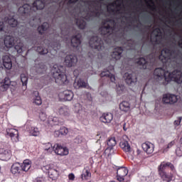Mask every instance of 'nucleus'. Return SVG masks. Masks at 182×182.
Returning a JSON list of instances; mask_svg holds the SVG:
<instances>
[{
	"mask_svg": "<svg viewBox=\"0 0 182 182\" xmlns=\"http://www.w3.org/2000/svg\"><path fill=\"white\" fill-rule=\"evenodd\" d=\"M154 77L158 80H164L163 85H168L169 82H176L178 85L182 83V73L181 70H173L172 73L166 71L162 68H158L154 70Z\"/></svg>",
	"mask_w": 182,
	"mask_h": 182,
	"instance_id": "nucleus-1",
	"label": "nucleus"
},
{
	"mask_svg": "<svg viewBox=\"0 0 182 182\" xmlns=\"http://www.w3.org/2000/svg\"><path fill=\"white\" fill-rule=\"evenodd\" d=\"M0 32H5V33H9V36H6L4 38V45L6 48H14L16 50L17 53H22L23 52V43L21 41L19 37L13 36L14 33L12 29L8 30L5 26L4 21H0Z\"/></svg>",
	"mask_w": 182,
	"mask_h": 182,
	"instance_id": "nucleus-2",
	"label": "nucleus"
},
{
	"mask_svg": "<svg viewBox=\"0 0 182 182\" xmlns=\"http://www.w3.org/2000/svg\"><path fill=\"white\" fill-rule=\"evenodd\" d=\"M45 8V0H36L32 6L28 4H26L23 6L18 8V13L21 16H31L33 14V12L36 11H41Z\"/></svg>",
	"mask_w": 182,
	"mask_h": 182,
	"instance_id": "nucleus-3",
	"label": "nucleus"
},
{
	"mask_svg": "<svg viewBox=\"0 0 182 182\" xmlns=\"http://www.w3.org/2000/svg\"><path fill=\"white\" fill-rule=\"evenodd\" d=\"M170 168L172 173L176 171V167L171 162H161L158 166V172L161 180L165 182L173 181V175L171 172H168V170Z\"/></svg>",
	"mask_w": 182,
	"mask_h": 182,
	"instance_id": "nucleus-4",
	"label": "nucleus"
},
{
	"mask_svg": "<svg viewBox=\"0 0 182 182\" xmlns=\"http://www.w3.org/2000/svg\"><path fill=\"white\" fill-rule=\"evenodd\" d=\"M32 167V161L29 159H25L22 164L16 162L12 164L11 166V173L16 176V177H19L23 174V171L26 173L31 170Z\"/></svg>",
	"mask_w": 182,
	"mask_h": 182,
	"instance_id": "nucleus-5",
	"label": "nucleus"
},
{
	"mask_svg": "<svg viewBox=\"0 0 182 182\" xmlns=\"http://www.w3.org/2000/svg\"><path fill=\"white\" fill-rule=\"evenodd\" d=\"M51 72L55 83L60 86L68 83V77L65 75V67L55 64L53 65Z\"/></svg>",
	"mask_w": 182,
	"mask_h": 182,
	"instance_id": "nucleus-6",
	"label": "nucleus"
},
{
	"mask_svg": "<svg viewBox=\"0 0 182 182\" xmlns=\"http://www.w3.org/2000/svg\"><path fill=\"white\" fill-rule=\"evenodd\" d=\"M116 28V21L114 19L107 18L102 23V26L100 28V32L102 36H107L109 38L113 31Z\"/></svg>",
	"mask_w": 182,
	"mask_h": 182,
	"instance_id": "nucleus-7",
	"label": "nucleus"
},
{
	"mask_svg": "<svg viewBox=\"0 0 182 182\" xmlns=\"http://www.w3.org/2000/svg\"><path fill=\"white\" fill-rule=\"evenodd\" d=\"M61 33L62 35H64V41H65L66 43H68V42H70L71 46L73 49L79 50L82 43V34L77 33L70 39L68 38V36L69 35V32L68 31H66L65 33V31L61 28Z\"/></svg>",
	"mask_w": 182,
	"mask_h": 182,
	"instance_id": "nucleus-8",
	"label": "nucleus"
},
{
	"mask_svg": "<svg viewBox=\"0 0 182 182\" xmlns=\"http://www.w3.org/2000/svg\"><path fill=\"white\" fill-rule=\"evenodd\" d=\"M136 92L134 94H130V92H127V97H125V101H122L119 104V109L122 112H127L130 110V107L132 106H136Z\"/></svg>",
	"mask_w": 182,
	"mask_h": 182,
	"instance_id": "nucleus-9",
	"label": "nucleus"
},
{
	"mask_svg": "<svg viewBox=\"0 0 182 182\" xmlns=\"http://www.w3.org/2000/svg\"><path fill=\"white\" fill-rule=\"evenodd\" d=\"M172 58L176 59L177 53L176 52V50H172L170 48H164L159 55V60L164 64L170 63Z\"/></svg>",
	"mask_w": 182,
	"mask_h": 182,
	"instance_id": "nucleus-10",
	"label": "nucleus"
},
{
	"mask_svg": "<svg viewBox=\"0 0 182 182\" xmlns=\"http://www.w3.org/2000/svg\"><path fill=\"white\" fill-rule=\"evenodd\" d=\"M43 171L47 173L51 181H56L59 177V171L53 168V165H46L42 167Z\"/></svg>",
	"mask_w": 182,
	"mask_h": 182,
	"instance_id": "nucleus-11",
	"label": "nucleus"
},
{
	"mask_svg": "<svg viewBox=\"0 0 182 182\" xmlns=\"http://www.w3.org/2000/svg\"><path fill=\"white\" fill-rule=\"evenodd\" d=\"M89 44L92 49H95V50H103L105 49V43L103 41L99 38V36H92L90 39Z\"/></svg>",
	"mask_w": 182,
	"mask_h": 182,
	"instance_id": "nucleus-12",
	"label": "nucleus"
},
{
	"mask_svg": "<svg viewBox=\"0 0 182 182\" xmlns=\"http://www.w3.org/2000/svg\"><path fill=\"white\" fill-rule=\"evenodd\" d=\"M178 101V97L174 94H165L163 96L162 102L165 105H174Z\"/></svg>",
	"mask_w": 182,
	"mask_h": 182,
	"instance_id": "nucleus-13",
	"label": "nucleus"
},
{
	"mask_svg": "<svg viewBox=\"0 0 182 182\" xmlns=\"http://www.w3.org/2000/svg\"><path fill=\"white\" fill-rule=\"evenodd\" d=\"M64 63L68 68H73L77 63V57L73 55H66Z\"/></svg>",
	"mask_w": 182,
	"mask_h": 182,
	"instance_id": "nucleus-14",
	"label": "nucleus"
},
{
	"mask_svg": "<svg viewBox=\"0 0 182 182\" xmlns=\"http://www.w3.org/2000/svg\"><path fill=\"white\" fill-rule=\"evenodd\" d=\"M54 152L55 154H58V156H68L69 154V149L59 144H55Z\"/></svg>",
	"mask_w": 182,
	"mask_h": 182,
	"instance_id": "nucleus-15",
	"label": "nucleus"
},
{
	"mask_svg": "<svg viewBox=\"0 0 182 182\" xmlns=\"http://www.w3.org/2000/svg\"><path fill=\"white\" fill-rule=\"evenodd\" d=\"M112 70H114V66L111 65L108 68V70H104V71H102L100 73V77H109V80H111V82H116V77L114 76V75L111 74L110 71L112 72Z\"/></svg>",
	"mask_w": 182,
	"mask_h": 182,
	"instance_id": "nucleus-16",
	"label": "nucleus"
},
{
	"mask_svg": "<svg viewBox=\"0 0 182 182\" xmlns=\"http://www.w3.org/2000/svg\"><path fill=\"white\" fill-rule=\"evenodd\" d=\"M124 77L127 85H129V86L136 85V83L137 82V77L134 73H125L124 75Z\"/></svg>",
	"mask_w": 182,
	"mask_h": 182,
	"instance_id": "nucleus-17",
	"label": "nucleus"
},
{
	"mask_svg": "<svg viewBox=\"0 0 182 182\" xmlns=\"http://www.w3.org/2000/svg\"><path fill=\"white\" fill-rule=\"evenodd\" d=\"M73 86L75 89H90L89 83L82 78H79L77 80H75Z\"/></svg>",
	"mask_w": 182,
	"mask_h": 182,
	"instance_id": "nucleus-18",
	"label": "nucleus"
},
{
	"mask_svg": "<svg viewBox=\"0 0 182 182\" xmlns=\"http://www.w3.org/2000/svg\"><path fill=\"white\" fill-rule=\"evenodd\" d=\"M26 130L30 134V136H33L34 137H38L41 134L39 128L36 127H32L29 124H26Z\"/></svg>",
	"mask_w": 182,
	"mask_h": 182,
	"instance_id": "nucleus-19",
	"label": "nucleus"
},
{
	"mask_svg": "<svg viewBox=\"0 0 182 182\" xmlns=\"http://www.w3.org/2000/svg\"><path fill=\"white\" fill-rule=\"evenodd\" d=\"M90 6H92L94 10L91 11V14L95 18H99L100 16V13L99 9H100L101 6L99 4V1H92L90 3Z\"/></svg>",
	"mask_w": 182,
	"mask_h": 182,
	"instance_id": "nucleus-20",
	"label": "nucleus"
},
{
	"mask_svg": "<svg viewBox=\"0 0 182 182\" xmlns=\"http://www.w3.org/2000/svg\"><path fill=\"white\" fill-rule=\"evenodd\" d=\"M141 147L144 151H146V154H152V153L154 151V144L151 142L147 141L143 143Z\"/></svg>",
	"mask_w": 182,
	"mask_h": 182,
	"instance_id": "nucleus-21",
	"label": "nucleus"
},
{
	"mask_svg": "<svg viewBox=\"0 0 182 182\" xmlns=\"http://www.w3.org/2000/svg\"><path fill=\"white\" fill-rule=\"evenodd\" d=\"M122 53H123V47H117L111 53V57L114 60H119L122 58Z\"/></svg>",
	"mask_w": 182,
	"mask_h": 182,
	"instance_id": "nucleus-22",
	"label": "nucleus"
},
{
	"mask_svg": "<svg viewBox=\"0 0 182 182\" xmlns=\"http://www.w3.org/2000/svg\"><path fill=\"white\" fill-rule=\"evenodd\" d=\"M46 45L47 48H48V49H50L51 48L55 53L56 50H59V49H60V41L59 40H53L52 41Z\"/></svg>",
	"mask_w": 182,
	"mask_h": 182,
	"instance_id": "nucleus-23",
	"label": "nucleus"
},
{
	"mask_svg": "<svg viewBox=\"0 0 182 182\" xmlns=\"http://www.w3.org/2000/svg\"><path fill=\"white\" fill-rule=\"evenodd\" d=\"M3 66L7 70H11L12 69V60L9 55H4L2 57Z\"/></svg>",
	"mask_w": 182,
	"mask_h": 182,
	"instance_id": "nucleus-24",
	"label": "nucleus"
},
{
	"mask_svg": "<svg viewBox=\"0 0 182 182\" xmlns=\"http://www.w3.org/2000/svg\"><path fill=\"white\" fill-rule=\"evenodd\" d=\"M57 113L58 114H60V116H63V117H69V116L70 115V111L69 110V107L65 105L60 107L58 109Z\"/></svg>",
	"mask_w": 182,
	"mask_h": 182,
	"instance_id": "nucleus-25",
	"label": "nucleus"
},
{
	"mask_svg": "<svg viewBox=\"0 0 182 182\" xmlns=\"http://www.w3.org/2000/svg\"><path fill=\"white\" fill-rule=\"evenodd\" d=\"M11 151L9 149H5V148H0V157L1 159L6 161L11 159Z\"/></svg>",
	"mask_w": 182,
	"mask_h": 182,
	"instance_id": "nucleus-26",
	"label": "nucleus"
},
{
	"mask_svg": "<svg viewBox=\"0 0 182 182\" xmlns=\"http://www.w3.org/2000/svg\"><path fill=\"white\" fill-rule=\"evenodd\" d=\"M50 31V26L48 22H44L41 26L38 27V31L40 35H43V33H49Z\"/></svg>",
	"mask_w": 182,
	"mask_h": 182,
	"instance_id": "nucleus-27",
	"label": "nucleus"
},
{
	"mask_svg": "<svg viewBox=\"0 0 182 182\" xmlns=\"http://www.w3.org/2000/svg\"><path fill=\"white\" fill-rule=\"evenodd\" d=\"M136 64L138 65L139 69H150L149 68V60H146V58L143 57L138 59Z\"/></svg>",
	"mask_w": 182,
	"mask_h": 182,
	"instance_id": "nucleus-28",
	"label": "nucleus"
},
{
	"mask_svg": "<svg viewBox=\"0 0 182 182\" xmlns=\"http://www.w3.org/2000/svg\"><path fill=\"white\" fill-rule=\"evenodd\" d=\"M100 122L102 123H111L112 120H113V114L112 113H104L100 117Z\"/></svg>",
	"mask_w": 182,
	"mask_h": 182,
	"instance_id": "nucleus-29",
	"label": "nucleus"
},
{
	"mask_svg": "<svg viewBox=\"0 0 182 182\" xmlns=\"http://www.w3.org/2000/svg\"><path fill=\"white\" fill-rule=\"evenodd\" d=\"M117 168V175L120 176L121 177H126L127 176L129 171L127 170V168L124 166H115Z\"/></svg>",
	"mask_w": 182,
	"mask_h": 182,
	"instance_id": "nucleus-30",
	"label": "nucleus"
},
{
	"mask_svg": "<svg viewBox=\"0 0 182 182\" xmlns=\"http://www.w3.org/2000/svg\"><path fill=\"white\" fill-rule=\"evenodd\" d=\"M90 177H92V173H90V168H89V166H87L82 170L81 178L82 180H89Z\"/></svg>",
	"mask_w": 182,
	"mask_h": 182,
	"instance_id": "nucleus-31",
	"label": "nucleus"
},
{
	"mask_svg": "<svg viewBox=\"0 0 182 182\" xmlns=\"http://www.w3.org/2000/svg\"><path fill=\"white\" fill-rule=\"evenodd\" d=\"M10 87L11 80H9V78L6 77L4 79V82L0 86V90L1 92H6V90H8V89H9Z\"/></svg>",
	"mask_w": 182,
	"mask_h": 182,
	"instance_id": "nucleus-32",
	"label": "nucleus"
},
{
	"mask_svg": "<svg viewBox=\"0 0 182 182\" xmlns=\"http://www.w3.org/2000/svg\"><path fill=\"white\" fill-rule=\"evenodd\" d=\"M7 23H9V26H7L8 29L16 28V26H18V20L15 19L14 17L8 18Z\"/></svg>",
	"mask_w": 182,
	"mask_h": 182,
	"instance_id": "nucleus-33",
	"label": "nucleus"
},
{
	"mask_svg": "<svg viewBox=\"0 0 182 182\" xmlns=\"http://www.w3.org/2000/svg\"><path fill=\"white\" fill-rule=\"evenodd\" d=\"M76 25L79 29H85L86 28V21H85V18H77L76 19Z\"/></svg>",
	"mask_w": 182,
	"mask_h": 182,
	"instance_id": "nucleus-34",
	"label": "nucleus"
},
{
	"mask_svg": "<svg viewBox=\"0 0 182 182\" xmlns=\"http://www.w3.org/2000/svg\"><path fill=\"white\" fill-rule=\"evenodd\" d=\"M48 123L51 124V126H58L59 125V118H58V117H49Z\"/></svg>",
	"mask_w": 182,
	"mask_h": 182,
	"instance_id": "nucleus-35",
	"label": "nucleus"
},
{
	"mask_svg": "<svg viewBox=\"0 0 182 182\" xmlns=\"http://www.w3.org/2000/svg\"><path fill=\"white\" fill-rule=\"evenodd\" d=\"M33 95H35L33 103H35V105L37 106H41V105H42V98H41V96H39V92H33Z\"/></svg>",
	"mask_w": 182,
	"mask_h": 182,
	"instance_id": "nucleus-36",
	"label": "nucleus"
},
{
	"mask_svg": "<svg viewBox=\"0 0 182 182\" xmlns=\"http://www.w3.org/2000/svg\"><path fill=\"white\" fill-rule=\"evenodd\" d=\"M18 30V36H21V38H26V35H28V28H26L24 26H21L19 28H16Z\"/></svg>",
	"mask_w": 182,
	"mask_h": 182,
	"instance_id": "nucleus-37",
	"label": "nucleus"
},
{
	"mask_svg": "<svg viewBox=\"0 0 182 182\" xmlns=\"http://www.w3.org/2000/svg\"><path fill=\"white\" fill-rule=\"evenodd\" d=\"M119 146L126 153H129L130 150H132V147H130L127 141L121 142Z\"/></svg>",
	"mask_w": 182,
	"mask_h": 182,
	"instance_id": "nucleus-38",
	"label": "nucleus"
},
{
	"mask_svg": "<svg viewBox=\"0 0 182 182\" xmlns=\"http://www.w3.org/2000/svg\"><path fill=\"white\" fill-rule=\"evenodd\" d=\"M34 49H36V52H38L40 55H46L47 53H49L48 48L42 46H38L34 48Z\"/></svg>",
	"mask_w": 182,
	"mask_h": 182,
	"instance_id": "nucleus-39",
	"label": "nucleus"
},
{
	"mask_svg": "<svg viewBox=\"0 0 182 182\" xmlns=\"http://www.w3.org/2000/svg\"><path fill=\"white\" fill-rule=\"evenodd\" d=\"M107 144L108 147H114L116 146V139L114 137H111L107 141Z\"/></svg>",
	"mask_w": 182,
	"mask_h": 182,
	"instance_id": "nucleus-40",
	"label": "nucleus"
},
{
	"mask_svg": "<svg viewBox=\"0 0 182 182\" xmlns=\"http://www.w3.org/2000/svg\"><path fill=\"white\" fill-rule=\"evenodd\" d=\"M44 150H46V151H48V153H52V151H54L55 150V145L52 146V144L48 142L46 144Z\"/></svg>",
	"mask_w": 182,
	"mask_h": 182,
	"instance_id": "nucleus-41",
	"label": "nucleus"
},
{
	"mask_svg": "<svg viewBox=\"0 0 182 182\" xmlns=\"http://www.w3.org/2000/svg\"><path fill=\"white\" fill-rule=\"evenodd\" d=\"M21 81L23 84V86H26V85H28V75L26 74H21Z\"/></svg>",
	"mask_w": 182,
	"mask_h": 182,
	"instance_id": "nucleus-42",
	"label": "nucleus"
},
{
	"mask_svg": "<svg viewBox=\"0 0 182 182\" xmlns=\"http://www.w3.org/2000/svg\"><path fill=\"white\" fill-rule=\"evenodd\" d=\"M105 154L108 156H112V154H114V149H113L112 146H108L106 148Z\"/></svg>",
	"mask_w": 182,
	"mask_h": 182,
	"instance_id": "nucleus-43",
	"label": "nucleus"
},
{
	"mask_svg": "<svg viewBox=\"0 0 182 182\" xmlns=\"http://www.w3.org/2000/svg\"><path fill=\"white\" fill-rule=\"evenodd\" d=\"M74 96L73 92L65 93V102H70V100H73Z\"/></svg>",
	"mask_w": 182,
	"mask_h": 182,
	"instance_id": "nucleus-44",
	"label": "nucleus"
},
{
	"mask_svg": "<svg viewBox=\"0 0 182 182\" xmlns=\"http://www.w3.org/2000/svg\"><path fill=\"white\" fill-rule=\"evenodd\" d=\"M58 98L60 102H66V94L63 92L58 93Z\"/></svg>",
	"mask_w": 182,
	"mask_h": 182,
	"instance_id": "nucleus-45",
	"label": "nucleus"
},
{
	"mask_svg": "<svg viewBox=\"0 0 182 182\" xmlns=\"http://www.w3.org/2000/svg\"><path fill=\"white\" fill-rule=\"evenodd\" d=\"M60 132L61 133V136H66V134L69 133V130L68 129V128L62 127L60 128Z\"/></svg>",
	"mask_w": 182,
	"mask_h": 182,
	"instance_id": "nucleus-46",
	"label": "nucleus"
},
{
	"mask_svg": "<svg viewBox=\"0 0 182 182\" xmlns=\"http://www.w3.org/2000/svg\"><path fill=\"white\" fill-rule=\"evenodd\" d=\"M82 141H83V138L80 135H78L74 139V143H75L76 144H80V143H82Z\"/></svg>",
	"mask_w": 182,
	"mask_h": 182,
	"instance_id": "nucleus-47",
	"label": "nucleus"
},
{
	"mask_svg": "<svg viewBox=\"0 0 182 182\" xmlns=\"http://www.w3.org/2000/svg\"><path fill=\"white\" fill-rule=\"evenodd\" d=\"M174 141H171L170 143H168L166 146V147L164 148V151H167V150H168V149H171L173 147V146H174Z\"/></svg>",
	"mask_w": 182,
	"mask_h": 182,
	"instance_id": "nucleus-48",
	"label": "nucleus"
},
{
	"mask_svg": "<svg viewBox=\"0 0 182 182\" xmlns=\"http://www.w3.org/2000/svg\"><path fill=\"white\" fill-rule=\"evenodd\" d=\"M47 69L48 68H47V67H46V65L41 64L40 70H38V71L40 73H45V72H46Z\"/></svg>",
	"mask_w": 182,
	"mask_h": 182,
	"instance_id": "nucleus-49",
	"label": "nucleus"
},
{
	"mask_svg": "<svg viewBox=\"0 0 182 182\" xmlns=\"http://www.w3.org/2000/svg\"><path fill=\"white\" fill-rule=\"evenodd\" d=\"M119 1H120V0H117V1H114V2L111 3L109 5H110V6H116L117 8H120V6H121L120 3L117 4V2H119Z\"/></svg>",
	"mask_w": 182,
	"mask_h": 182,
	"instance_id": "nucleus-50",
	"label": "nucleus"
},
{
	"mask_svg": "<svg viewBox=\"0 0 182 182\" xmlns=\"http://www.w3.org/2000/svg\"><path fill=\"white\" fill-rule=\"evenodd\" d=\"M39 118L41 122H45V120H46V114L44 112L40 113Z\"/></svg>",
	"mask_w": 182,
	"mask_h": 182,
	"instance_id": "nucleus-51",
	"label": "nucleus"
},
{
	"mask_svg": "<svg viewBox=\"0 0 182 182\" xmlns=\"http://www.w3.org/2000/svg\"><path fill=\"white\" fill-rule=\"evenodd\" d=\"M75 108L77 112H80V110H82V105H80V103H77L75 105Z\"/></svg>",
	"mask_w": 182,
	"mask_h": 182,
	"instance_id": "nucleus-52",
	"label": "nucleus"
},
{
	"mask_svg": "<svg viewBox=\"0 0 182 182\" xmlns=\"http://www.w3.org/2000/svg\"><path fill=\"white\" fill-rule=\"evenodd\" d=\"M182 117H180L177 120H175L173 122V124L175 126H180V123H181Z\"/></svg>",
	"mask_w": 182,
	"mask_h": 182,
	"instance_id": "nucleus-53",
	"label": "nucleus"
},
{
	"mask_svg": "<svg viewBox=\"0 0 182 182\" xmlns=\"http://www.w3.org/2000/svg\"><path fill=\"white\" fill-rule=\"evenodd\" d=\"M33 182H46V181H45V178L43 177H38L36 178Z\"/></svg>",
	"mask_w": 182,
	"mask_h": 182,
	"instance_id": "nucleus-54",
	"label": "nucleus"
},
{
	"mask_svg": "<svg viewBox=\"0 0 182 182\" xmlns=\"http://www.w3.org/2000/svg\"><path fill=\"white\" fill-rule=\"evenodd\" d=\"M151 4H153V5H150L149 4L148 6L149 8V9H151V11H156V5H154V2H153V1L150 0Z\"/></svg>",
	"mask_w": 182,
	"mask_h": 182,
	"instance_id": "nucleus-55",
	"label": "nucleus"
},
{
	"mask_svg": "<svg viewBox=\"0 0 182 182\" xmlns=\"http://www.w3.org/2000/svg\"><path fill=\"white\" fill-rule=\"evenodd\" d=\"M54 136L55 137H59V136H62V134L60 133V129L55 131Z\"/></svg>",
	"mask_w": 182,
	"mask_h": 182,
	"instance_id": "nucleus-56",
	"label": "nucleus"
},
{
	"mask_svg": "<svg viewBox=\"0 0 182 182\" xmlns=\"http://www.w3.org/2000/svg\"><path fill=\"white\" fill-rule=\"evenodd\" d=\"M117 178L118 180V181H124V176H117Z\"/></svg>",
	"mask_w": 182,
	"mask_h": 182,
	"instance_id": "nucleus-57",
	"label": "nucleus"
},
{
	"mask_svg": "<svg viewBox=\"0 0 182 182\" xmlns=\"http://www.w3.org/2000/svg\"><path fill=\"white\" fill-rule=\"evenodd\" d=\"M68 178H69V180H72V181L75 180V174H73V173H70V174L68 175Z\"/></svg>",
	"mask_w": 182,
	"mask_h": 182,
	"instance_id": "nucleus-58",
	"label": "nucleus"
},
{
	"mask_svg": "<svg viewBox=\"0 0 182 182\" xmlns=\"http://www.w3.org/2000/svg\"><path fill=\"white\" fill-rule=\"evenodd\" d=\"M154 32H155L156 33H157L159 35V33H161V30L159 28H156L154 30Z\"/></svg>",
	"mask_w": 182,
	"mask_h": 182,
	"instance_id": "nucleus-59",
	"label": "nucleus"
},
{
	"mask_svg": "<svg viewBox=\"0 0 182 182\" xmlns=\"http://www.w3.org/2000/svg\"><path fill=\"white\" fill-rule=\"evenodd\" d=\"M7 135L9 136L12 139V137H15V134L14 132H7Z\"/></svg>",
	"mask_w": 182,
	"mask_h": 182,
	"instance_id": "nucleus-60",
	"label": "nucleus"
},
{
	"mask_svg": "<svg viewBox=\"0 0 182 182\" xmlns=\"http://www.w3.org/2000/svg\"><path fill=\"white\" fill-rule=\"evenodd\" d=\"M79 0H68V4H76V2H78Z\"/></svg>",
	"mask_w": 182,
	"mask_h": 182,
	"instance_id": "nucleus-61",
	"label": "nucleus"
},
{
	"mask_svg": "<svg viewBox=\"0 0 182 182\" xmlns=\"http://www.w3.org/2000/svg\"><path fill=\"white\" fill-rule=\"evenodd\" d=\"M123 130L124 132H127V127H126V123H124L123 124Z\"/></svg>",
	"mask_w": 182,
	"mask_h": 182,
	"instance_id": "nucleus-62",
	"label": "nucleus"
},
{
	"mask_svg": "<svg viewBox=\"0 0 182 182\" xmlns=\"http://www.w3.org/2000/svg\"><path fill=\"white\" fill-rule=\"evenodd\" d=\"M108 12H114V9L108 8L107 9Z\"/></svg>",
	"mask_w": 182,
	"mask_h": 182,
	"instance_id": "nucleus-63",
	"label": "nucleus"
},
{
	"mask_svg": "<svg viewBox=\"0 0 182 182\" xmlns=\"http://www.w3.org/2000/svg\"><path fill=\"white\" fill-rule=\"evenodd\" d=\"M179 170L182 173V164L179 166Z\"/></svg>",
	"mask_w": 182,
	"mask_h": 182,
	"instance_id": "nucleus-64",
	"label": "nucleus"
}]
</instances>
